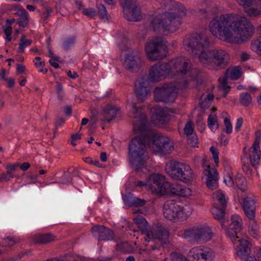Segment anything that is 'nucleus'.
I'll return each mask as SVG.
<instances>
[{
	"label": "nucleus",
	"mask_w": 261,
	"mask_h": 261,
	"mask_svg": "<svg viewBox=\"0 0 261 261\" xmlns=\"http://www.w3.org/2000/svg\"><path fill=\"white\" fill-rule=\"evenodd\" d=\"M212 34L221 40L241 44L251 38L255 32L252 22L245 16L238 17L232 13L221 14L209 23Z\"/></svg>",
	"instance_id": "f257e3e1"
},
{
	"label": "nucleus",
	"mask_w": 261,
	"mask_h": 261,
	"mask_svg": "<svg viewBox=\"0 0 261 261\" xmlns=\"http://www.w3.org/2000/svg\"><path fill=\"white\" fill-rule=\"evenodd\" d=\"M210 44L208 37L200 34L187 36L183 41L185 49L192 55L196 56L204 67L212 70L225 68L229 64V54L220 48L203 50Z\"/></svg>",
	"instance_id": "f03ea898"
},
{
	"label": "nucleus",
	"mask_w": 261,
	"mask_h": 261,
	"mask_svg": "<svg viewBox=\"0 0 261 261\" xmlns=\"http://www.w3.org/2000/svg\"><path fill=\"white\" fill-rule=\"evenodd\" d=\"M132 114L134 118L133 128L139 135L133 138L128 147H149L152 144L155 147H173V141L169 137L163 136L156 131L148 128L146 115L142 109L133 105Z\"/></svg>",
	"instance_id": "7ed1b4c3"
},
{
	"label": "nucleus",
	"mask_w": 261,
	"mask_h": 261,
	"mask_svg": "<svg viewBox=\"0 0 261 261\" xmlns=\"http://www.w3.org/2000/svg\"><path fill=\"white\" fill-rule=\"evenodd\" d=\"M164 6L169 11L153 16L150 24L155 32L173 33L181 24V16L185 13V8L178 2L171 0H165Z\"/></svg>",
	"instance_id": "20e7f679"
},
{
	"label": "nucleus",
	"mask_w": 261,
	"mask_h": 261,
	"mask_svg": "<svg viewBox=\"0 0 261 261\" xmlns=\"http://www.w3.org/2000/svg\"><path fill=\"white\" fill-rule=\"evenodd\" d=\"M168 64L172 78L181 88H187L190 81L196 79L198 75V70L192 68L190 61L183 57L172 59Z\"/></svg>",
	"instance_id": "39448f33"
},
{
	"label": "nucleus",
	"mask_w": 261,
	"mask_h": 261,
	"mask_svg": "<svg viewBox=\"0 0 261 261\" xmlns=\"http://www.w3.org/2000/svg\"><path fill=\"white\" fill-rule=\"evenodd\" d=\"M148 188L152 193L159 195L173 193L176 195H185L188 189H182L177 185L176 188L168 182L165 176L160 174H152L148 176Z\"/></svg>",
	"instance_id": "423d86ee"
},
{
	"label": "nucleus",
	"mask_w": 261,
	"mask_h": 261,
	"mask_svg": "<svg viewBox=\"0 0 261 261\" xmlns=\"http://www.w3.org/2000/svg\"><path fill=\"white\" fill-rule=\"evenodd\" d=\"M214 235L211 228L203 224L185 230L183 237L188 241L197 244H204L212 240Z\"/></svg>",
	"instance_id": "0eeeda50"
},
{
	"label": "nucleus",
	"mask_w": 261,
	"mask_h": 261,
	"mask_svg": "<svg viewBox=\"0 0 261 261\" xmlns=\"http://www.w3.org/2000/svg\"><path fill=\"white\" fill-rule=\"evenodd\" d=\"M145 52L149 60L155 61L165 58L168 50L167 45L163 40L154 39L146 43Z\"/></svg>",
	"instance_id": "6e6552de"
},
{
	"label": "nucleus",
	"mask_w": 261,
	"mask_h": 261,
	"mask_svg": "<svg viewBox=\"0 0 261 261\" xmlns=\"http://www.w3.org/2000/svg\"><path fill=\"white\" fill-rule=\"evenodd\" d=\"M179 89L178 84L168 83L161 87H156L154 90V99L157 101L165 103L173 102L175 101Z\"/></svg>",
	"instance_id": "1a4fd4ad"
},
{
	"label": "nucleus",
	"mask_w": 261,
	"mask_h": 261,
	"mask_svg": "<svg viewBox=\"0 0 261 261\" xmlns=\"http://www.w3.org/2000/svg\"><path fill=\"white\" fill-rule=\"evenodd\" d=\"M214 199V207L212 210V214L214 218L219 220L222 226L224 225L223 221L225 211L226 207V200L224 194L220 191H217L213 194Z\"/></svg>",
	"instance_id": "9d476101"
},
{
	"label": "nucleus",
	"mask_w": 261,
	"mask_h": 261,
	"mask_svg": "<svg viewBox=\"0 0 261 261\" xmlns=\"http://www.w3.org/2000/svg\"><path fill=\"white\" fill-rule=\"evenodd\" d=\"M184 208L174 200L166 201L163 206L164 217L170 221H176L183 214Z\"/></svg>",
	"instance_id": "9b49d317"
},
{
	"label": "nucleus",
	"mask_w": 261,
	"mask_h": 261,
	"mask_svg": "<svg viewBox=\"0 0 261 261\" xmlns=\"http://www.w3.org/2000/svg\"><path fill=\"white\" fill-rule=\"evenodd\" d=\"M123 15L128 21H137L142 19L140 8L136 5L135 0H121Z\"/></svg>",
	"instance_id": "f8f14e48"
},
{
	"label": "nucleus",
	"mask_w": 261,
	"mask_h": 261,
	"mask_svg": "<svg viewBox=\"0 0 261 261\" xmlns=\"http://www.w3.org/2000/svg\"><path fill=\"white\" fill-rule=\"evenodd\" d=\"M170 66L167 63H156L150 67L148 80L153 82H159L170 74Z\"/></svg>",
	"instance_id": "ddd939ff"
},
{
	"label": "nucleus",
	"mask_w": 261,
	"mask_h": 261,
	"mask_svg": "<svg viewBox=\"0 0 261 261\" xmlns=\"http://www.w3.org/2000/svg\"><path fill=\"white\" fill-rule=\"evenodd\" d=\"M145 152V148H129V162L136 170H139L144 166Z\"/></svg>",
	"instance_id": "4468645a"
},
{
	"label": "nucleus",
	"mask_w": 261,
	"mask_h": 261,
	"mask_svg": "<svg viewBox=\"0 0 261 261\" xmlns=\"http://www.w3.org/2000/svg\"><path fill=\"white\" fill-rule=\"evenodd\" d=\"M142 63L140 52L138 50H133L126 55L123 66L127 70L135 72H137L140 68Z\"/></svg>",
	"instance_id": "2eb2a0df"
},
{
	"label": "nucleus",
	"mask_w": 261,
	"mask_h": 261,
	"mask_svg": "<svg viewBox=\"0 0 261 261\" xmlns=\"http://www.w3.org/2000/svg\"><path fill=\"white\" fill-rule=\"evenodd\" d=\"M183 169L187 171L188 168L185 166V163L179 162L175 160H171L167 163L165 166L167 174L173 179L178 180L179 177H181L180 172Z\"/></svg>",
	"instance_id": "dca6fc26"
},
{
	"label": "nucleus",
	"mask_w": 261,
	"mask_h": 261,
	"mask_svg": "<svg viewBox=\"0 0 261 261\" xmlns=\"http://www.w3.org/2000/svg\"><path fill=\"white\" fill-rule=\"evenodd\" d=\"M151 121L159 126L167 123L170 120L169 111L158 106L151 109Z\"/></svg>",
	"instance_id": "f3484780"
},
{
	"label": "nucleus",
	"mask_w": 261,
	"mask_h": 261,
	"mask_svg": "<svg viewBox=\"0 0 261 261\" xmlns=\"http://www.w3.org/2000/svg\"><path fill=\"white\" fill-rule=\"evenodd\" d=\"M151 87L148 80L145 78H140L136 83L135 91L138 98L144 100L150 95Z\"/></svg>",
	"instance_id": "a211bd4d"
},
{
	"label": "nucleus",
	"mask_w": 261,
	"mask_h": 261,
	"mask_svg": "<svg viewBox=\"0 0 261 261\" xmlns=\"http://www.w3.org/2000/svg\"><path fill=\"white\" fill-rule=\"evenodd\" d=\"M191 252L194 253V257L198 261H214L215 258L214 251L207 247H195L192 249Z\"/></svg>",
	"instance_id": "6ab92c4d"
},
{
	"label": "nucleus",
	"mask_w": 261,
	"mask_h": 261,
	"mask_svg": "<svg viewBox=\"0 0 261 261\" xmlns=\"http://www.w3.org/2000/svg\"><path fill=\"white\" fill-rule=\"evenodd\" d=\"M242 219L238 215H233L227 229V234L232 242L240 238L238 235L242 229Z\"/></svg>",
	"instance_id": "aec40b11"
},
{
	"label": "nucleus",
	"mask_w": 261,
	"mask_h": 261,
	"mask_svg": "<svg viewBox=\"0 0 261 261\" xmlns=\"http://www.w3.org/2000/svg\"><path fill=\"white\" fill-rule=\"evenodd\" d=\"M152 238L159 240L162 244H167L169 243V232L164 228H153L148 231L146 237L144 238L145 241L148 242Z\"/></svg>",
	"instance_id": "412c9836"
},
{
	"label": "nucleus",
	"mask_w": 261,
	"mask_h": 261,
	"mask_svg": "<svg viewBox=\"0 0 261 261\" xmlns=\"http://www.w3.org/2000/svg\"><path fill=\"white\" fill-rule=\"evenodd\" d=\"M91 232L97 236L99 241H110L114 239V233L109 228L103 225H96L91 228Z\"/></svg>",
	"instance_id": "4be33fe9"
},
{
	"label": "nucleus",
	"mask_w": 261,
	"mask_h": 261,
	"mask_svg": "<svg viewBox=\"0 0 261 261\" xmlns=\"http://www.w3.org/2000/svg\"><path fill=\"white\" fill-rule=\"evenodd\" d=\"M203 175L205 177L207 187L212 190L218 187V174L214 168H211L209 166L203 172Z\"/></svg>",
	"instance_id": "5701e85b"
},
{
	"label": "nucleus",
	"mask_w": 261,
	"mask_h": 261,
	"mask_svg": "<svg viewBox=\"0 0 261 261\" xmlns=\"http://www.w3.org/2000/svg\"><path fill=\"white\" fill-rule=\"evenodd\" d=\"M239 245L237 246V252L238 255L244 261H247L250 257V243L245 239L239 238ZM236 241L233 242L234 243Z\"/></svg>",
	"instance_id": "b1692460"
},
{
	"label": "nucleus",
	"mask_w": 261,
	"mask_h": 261,
	"mask_svg": "<svg viewBox=\"0 0 261 261\" xmlns=\"http://www.w3.org/2000/svg\"><path fill=\"white\" fill-rule=\"evenodd\" d=\"M244 153L248 156L250 162L252 167L256 168L260 159V151L259 148H244Z\"/></svg>",
	"instance_id": "393cba45"
},
{
	"label": "nucleus",
	"mask_w": 261,
	"mask_h": 261,
	"mask_svg": "<svg viewBox=\"0 0 261 261\" xmlns=\"http://www.w3.org/2000/svg\"><path fill=\"white\" fill-rule=\"evenodd\" d=\"M243 208L247 218L255 217V201L251 197H246L244 199Z\"/></svg>",
	"instance_id": "a878e982"
},
{
	"label": "nucleus",
	"mask_w": 261,
	"mask_h": 261,
	"mask_svg": "<svg viewBox=\"0 0 261 261\" xmlns=\"http://www.w3.org/2000/svg\"><path fill=\"white\" fill-rule=\"evenodd\" d=\"M245 13L250 17L261 16V0L255 3L252 6H247L244 8Z\"/></svg>",
	"instance_id": "bb28decb"
},
{
	"label": "nucleus",
	"mask_w": 261,
	"mask_h": 261,
	"mask_svg": "<svg viewBox=\"0 0 261 261\" xmlns=\"http://www.w3.org/2000/svg\"><path fill=\"white\" fill-rule=\"evenodd\" d=\"M56 239V237L51 233L38 234L34 237V244H46Z\"/></svg>",
	"instance_id": "cd10ccee"
},
{
	"label": "nucleus",
	"mask_w": 261,
	"mask_h": 261,
	"mask_svg": "<svg viewBox=\"0 0 261 261\" xmlns=\"http://www.w3.org/2000/svg\"><path fill=\"white\" fill-rule=\"evenodd\" d=\"M185 166L188 168L187 171H185L184 170L182 169L181 171L180 172V174H182L181 177H179L178 180L182 181L185 183H189L193 181L195 178L196 175L193 171L192 168L188 165L185 164Z\"/></svg>",
	"instance_id": "c85d7f7f"
},
{
	"label": "nucleus",
	"mask_w": 261,
	"mask_h": 261,
	"mask_svg": "<svg viewBox=\"0 0 261 261\" xmlns=\"http://www.w3.org/2000/svg\"><path fill=\"white\" fill-rule=\"evenodd\" d=\"M216 109L212 108V112L209 115L207 119V125L208 127L213 132L218 128L219 123L218 122V118L215 114Z\"/></svg>",
	"instance_id": "c756f323"
},
{
	"label": "nucleus",
	"mask_w": 261,
	"mask_h": 261,
	"mask_svg": "<svg viewBox=\"0 0 261 261\" xmlns=\"http://www.w3.org/2000/svg\"><path fill=\"white\" fill-rule=\"evenodd\" d=\"M248 219V221L247 224L249 232L251 236L255 238L257 236L259 230V226L257 224V221L255 219V217Z\"/></svg>",
	"instance_id": "7c9ffc66"
},
{
	"label": "nucleus",
	"mask_w": 261,
	"mask_h": 261,
	"mask_svg": "<svg viewBox=\"0 0 261 261\" xmlns=\"http://www.w3.org/2000/svg\"><path fill=\"white\" fill-rule=\"evenodd\" d=\"M20 241L17 237H8L6 238H0V246L2 247H12Z\"/></svg>",
	"instance_id": "2f4dec72"
},
{
	"label": "nucleus",
	"mask_w": 261,
	"mask_h": 261,
	"mask_svg": "<svg viewBox=\"0 0 261 261\" xmlns=\"http://www.w3.org/2000/svg\"><path fill=\"white\" fill-rule=\"evenodd\" d=\"M103 111L105 115V120L108 122L110 121L117 114L116 108L112 106H107Z\"/></svg>",
	"instance_id": "473e14b6"
},
{
	"label": "nucleus",
	"mask_w": 261,
	"mask_h": 261,
	"mask_svg": "<svg viewBox=\"0 0 261 261\" xmlns=\"http://www.w3.org/2000/svg\"><path fill=\"white\" fill-rule=\"evenodd\" d=\"M233 174L231 172L230 167H225L224 175V182L228 186H232L234 184V180L232 178Z\"/></svg>",
	"instance_id": "72a5a7b5"
},
{
	"label": "nucleus",
	"mask_w": 261,
	"mask_h": 261,
	"mask_svg": "<svg viewBox=\"0 0 261 261\" xmlns=\"http://www.w3.org/2000/svg\"><path fill=\"white\" fill-rule=\"evenodd\" d=\"M241 74L240 68L238 66L231 69H227L225 72V75L232 80L238 79L241 76Z\"/></svg>",
	"instance_id": "f704fd0d"
},
{
	"label": "nucleus",
	"mask_w": 261,
	"mask_h": 261,
	"mask_svg": "<svg viewBox=\"0 0 261 261\" xmlns=\"http://www.w3.org/2000/svg\"><path fill=\"white\" fill-rule=\"evenodd\" d=\"M237 186L243 192L247 190V185L245 178L241 174H238L234 179Z\"/></svg>",
	"instance_id": "c9c22d12"
},
{
	"label": "nucleus",
	"mask_w": 261,
	"mask_h": 261,
	"mask_svg": "<svg viewBox=\"0 0 261 261\" xmlns=\"http://www.w3.org/2000/svg\"><path fill=\"white\" fill-rule=\"evenodd\" d=\"M46 261H86L85 258L79 255H68L63 259L53 258Z\"/></svg>",
	"instance_id": "e433bc0d"
},
{
	"label": "nucleus",
	"mask_w": 261,
	"mask_h": 261,
	"mask_svg": "<svg viewBox=\"0 0 261 261\" xmlns=\"http://www.w3.org/2000/svg\"><path fill=\"white\" fill-rule=\"evenodd\" d=\"M151 151L155 154L166 156L172 152L171 148H151Z\"/></svg>",
	"instance_id": "4c0bfd02"
},
{
	"label": "nucleus",
	"mask_w": 261,
	"mask_h": 261,
	"mask_svg": "<svg viewBox=\"0 0 261 261\" xmlns=\"http://www.w3.org/2000/svg\"><path fill=\"white\" fill-rule=\"evenodd\" d=\"M252 97L248 93H243L240 95V100L241 104L248 106L252 102Z\"/></svg>",
	"instance_id": "58836bf2"
},
{
	"label": "nucleus",
	"mask_w": 261,
	"mask_h": 261,
	"mask_svg": "<svg viewBox=\"0 0 261 261\" xmlns=\"http://www.w3.org/2000/svg\"><path fill=\"white\" fill-rule=\"evenodd\" d=\"M32 43V40L30 39H27L25 36L22 35L20 39L19 43V47L18 51L20 53H22L24 51V48L31 45Z\"/></svg>",
	"instance_id": "ea45409f"
},
{
	"label": "nucleus",
	"mask_w": 261,
	"mask_h": 261,
	"mask_svg": "<svg viewBox=\"0 0 261 261\" xmlns=\"http://www.w3.org/2000/svg\"><path fill=\"white\" fill-rule=\"evenodd\" d=\"M227 78L228 76L225 74V76L223 77L220 78L219 79L220 87L225 92V93L224 95V97L226 96L229 91V87H228L227 82Z\"/></svg>",
	"instance_id": "a19ab883"
},
{
	"label": "nucleus",
	"mask_w": 261,
	"mask_h": 261,
	"mask_svg": "<svg viewBox=\"0 0 261 261\" xmlns=\"http://www.w3.org/2000/svg\"><path fill=\"white\" fill-rule=\"evenodd\" d=\"M134 220L138 227L142 229H144L147 225V222L142 216H139L134 218Z\"/></svg>",
	"instance_id": "79ce46f5"
},
{
	"label": "nucleus",
	"mask_w": 261,
	"mask_h": 261,
	"mask_svg": "<svg viewBox=\"0 0 261 261\" xmlns=\"http://www.w3.org/2000/svg\"><path fill=\"white\" fill-rule=\"evenodd\" d=\"M75 38L71 36L65 39L62 42V47L65 50H68L71 46L74 45Z\"/></svg>",
	"instance_id": "37998d69"
},
{
	"label": "nucleus",
	"mask_w": 261,
	"mask_h": 261,
	"mask_svg": "<svg viewBox=\"0 0 261 261\" xmlns=\"http://www.w3.org/2000/svg\"><path fill=\"white\" fill-rule=\"evenodd\" d=\"M251 49L261 55V38L252 41L251 44Z\"/></svg>",
	"instance_id": "c03bdc74"
},
{
	"label": "nucleus",
	"mask_w": 261,
	"mask_h": 261,
	"mask_svg": "<svg viewBox=\"0 0 261 261\" xmlns=\"http://www.w3.org/2000/svg\"><path fill=\"white\" fill-rule=\"evenodd\" d=\"M242 169L243 171L246 173V174L249 177L252 178L253 177L254 172L253 170L251 168L249 164L248 163H246L244 161V158H242Z\"/></svg>",
	"instance_id": "a18cd8bd"
},
{
	"label": "nucleus",
	"mask_w": 261,
	"mask_h": 261,
	"mask_svg": "<svg viewBox=\"0 0 261 261\" xmlns=\"http://www.w3.org/2000/svg\"><path fill=\"white\" fill-rule=\"evenodd\" d=\"M97 8L101 18L108 20V13L104 5L101 4H98L97 5Z\"/></svg>",
	"instance_id": "49530a36"
},
{
	"label": "nucleus",
	"mask_w": 261,
	"mask_h": 261,
	"mask_svg": "<svg viewBox=\"0 0 261 261\" xmlns=\"http://www.w3.org/2000/svg\"><path fill=\"white\" fill-rule=\"evenodd\" d=\"M236 2L241 6H242L243 8H245L247 6H252L254 5L255 2H258L259 0H236Z\"/></svg>",
	"instance_id": "de8ad7c7"
},
{
	"label": "nucleus",
	"mask_w": 261,
	"mask_h": 261,
	"mask_svg": "<svg viewBox=\"0 0 261 261\" xmlns=\"http://www.w3.org/2000/svg\"><path fill=\"white\" fill-rule=\"evenodd\" d=\"M129 244L126 242H121L117 243L116 245V249L121 252H126L129 248Z\"/></svg>",
	"instance_id": "09e8293b"
},
{
	"label": "nucleus",
	"mask_w": 261,
	"mask_h": 261,
	"mask_svg": "<svg viewBox=\"0 0 261 261\" xmlns=\"http://www.w3.org/2000/svg\"><path fill=\"white\" fill-rule=\"evenodd\" d=\"M49 55L51 57L50 59L49 60V62L50 64L54 67V68L58 69L59 68V65L57 62L59 60V58L57 56H54L53 53L49 49Z\"/></svg>",
	"instance_id": "8fccbe9b"
},
{
	"label": "nucleus",
	"mask_w": 261,
	"mask_h": 261,
	"mask_svg": "<svg viewBox=\"0 0 261 261\" xmlns=\"http://www.w3.org/2000/svg\"><path fill=\"white\" fill-rule=\"evenodd\" d=\"M3 31L6 35V39L8 41H10L12 39L11 34L12 33V28L11 25H5L3 27Z\"/></svg>",
	"instance_id": "3c124183"
},
{
	"label": "nucleus",
	"mask_w": 261,
	"mask_h": 261,
	"mask_svg": "<svg viewBox=\"0 0 261 261\" xmlns=\"http://www.w3.org/2000/svg\"><path fill=\"white\" fill-rule=\"evenodd\" d=\"M170 255L172 261H188L182 255L176 252H172Z\"/></svg>",
	"instance_id": "603ef678"
},
{
	"label": "nucleus",
	"mask_w": 261,
	"mask_h": 261,
	"mask_svg": "<svg viewBox=\"0 0 261 261\" xmlns=\"http://www.w3.org/2000/svg\"><path fill=\"white\" fill-rule=\"evenodd\" d=\"M83 14L89 17H93L97 14L96 11L93 8L83 9Z\"/></svg>",
	"instance_id": "864d4df0"
},
{
	"label": "nucleus",
	"mask_w": 261,
	"mask_h": 261,
	"mask_svg": "<svg viewBox=\"0 0 261 261\" xmlns=\"http://www.w3.org/2000/svg\"><path fill=\"white\" fill-rule=\"evenodd\" d=\"M13 177V173L10 171L4 173L0 175V181H8Z\"/></svg>",
	"instance_id": "5fc2aeb1"
},
{
	"label": "nucleus",
	"mask_w": 261,
	"mask_h": 261,
	"mask_svg": "<svg viewBox=\"0 0 261 261\" xmlns=\"http://www.w3.org/2000/svg\"><path fill=\"white\" fill-rule=\"evenodd\" d=\"M224 123L225 125V132L227 134H230L232 131V124L228 118H225L224 120Z\"/></svg>",
	"instance_id": "6e6d98bb"
},
{
	"label": "nucleus",
	"mask_w": 261,
	"mask_h": 261,
	"mask_svg": "<svg viewBox=\"0 0 261 261\" xmlns=\"http://www.w3.org/2000/svg\"><path fill=\"white\" fill-rule=\"evenodd\" d=\"M193 123L191 121H189L186 125L184 128V132L185 134L189 136L192 135L193 132Z\"/></svg>",
	"instance_id": "4d7b16f0"
},
{
	"label": "nucleus",
	"mask_w": 261,
	"mask_h": 261,
	"mask_svg": "<svg viewBox=\"0 0 261 261\" xmlns=\"http://www.w3.org/2000/svg\"><path fill=\"white\" fill-rule=\"evenodd\" d=\"M210 151L213 155V158L216 165L219 163V152L217 148H210Z\"/></svg>",
	"instance_id": "13d9d810"
},
{
	"label": "nucleus",
	"mask_w": 261,
	"mask_h": 261,
	"mask_svg": "<svg viewBox=\"0 0 261 261\" xmlns=\"http://www.w3.org/2000/svg\"><path fill=\"white\" fill-rule=\"evenodd\" d=\"M81 135L79 134H73L71 136V144L72 146H76L79 144V142L81 139Z\"/></svg>",
	"instance_id": "bf43d9fd"
},
{
	"label": "nucleus",
	"mask_w": 261,
	"mask_h": 261,
	"mask_svg": "<svg viewBox=\"0 0 261 261\" xmlns=\"http://www.w3.org/2000/svg\"><path fill=\"white\" fill-rule=\"evenodd\" d=\"M136 196H134L131 194H129L125 196L124 198V201L129 206H133V204L134 203V201L135 200Z\"/></svg>",
	"instance_id": "052dcab7"
},
{
	"label": "nucleus",
	"mask_w": 261,
	"mask_h": 261,
	"mask_svg": "<svg viewBox=\"0 0 261 261\" xmlns=\"http://www.w3.org/2000/svg\"><path fill=\"white\" fill-rule=\"evenodd\" d=\"M198 138L196 135L189 137L188 140V142L191 147H198Z\"/></svg>",
	"instance_id": "680f3d73"
},
{
	"label": "nucleus",
	"mask_w": 261,
	"mask_h": 261,
	"mask_svg": "<svg viewBox=\"0 0 261 261\" xmlns=\"http://www.w3.org/2000/svg\"><path fill=\"white\" fill-rule=\"evenodd\" d=\"M146 203V201L144 199L139 198L137 197H136L135 200L134 201V203L133 204V206H142L145 205Z\"/></svg>",
	"instance_id": "e2e57ef3"
},
{
	"label": "nucleus",
	"mask_w": 261,
	"mask_h": 261,
	"mask_svg": "<svg viewBox=\"0 0 261 261\" xmlns=\"http://www.w3.org/2000/svg\"><path fill=\"white\" fill-rule=\"evenodd\" d=\"M18 23L20 26L24 27L28 23L27 18L25 15L21 16L17 20Z\"/></svg>",
	"instance_id": "0e129e2a"
},
{
	"label": "nucleus",
	"mask_w": 261,
	"mask_h": 261,
	"mask_svg": "<svg viewBox=\"0 0 261 261\" xmlns=\"http://www.w3.org/2000/svg\"><path fill=\"white\" fill-rule=\"evenodd\" d=\"M243 123V119L242 118L240 117L238 118L235 126V130L239 132L240 130L241 127L242 126Z\"/></svg>",
	"instance_id": "69168bd1"
},
{
	"label": "nucleus",
	"mask_w": 261,
	"mask_h": 261,
	"mask_svg": "<svg viewBox=\"0 0 261 261\" xmlns=\"http://www.w3.org/2000/svg\"><path fill=\"white\" fill-rule=\"evenodd\" d=\"M71 180V179L69 175H64L63 176V178L62 179L61 182L63 184H68L70 182Z\"/></svg>",
	"instance_id": "338daca9"
},
{
	"label": "nucleus",
	"mask_w": 261,
	"mask_h": 261,
	"mask_svg": "<svg viewBox=\"0 0 261 261\" xmlns=\"http://www.w3.org/2000/svg\"><path fill=\"white\" fill-rule=\"evenodd\" d=\"M40 58L39 57H36L35 60H36V62L35 63V66L36 68H40L41 66H44L45 63L44 61H40Z\"/></svg>",
	"instance_id": "774afa93"
}]
</instances>
